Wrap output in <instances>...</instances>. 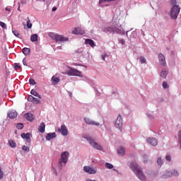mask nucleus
Returning a JSON list of instances; mask_svg holds the SVG:
<instances>
[{
	"instance_id": "nucleus-1",
	"label": "nucleus",
	"mask_w": 181,
	"mask_h": 181,
	"mask_svg": "<svg viewBox=\"0 0 181 181\" xmlns=\"http://www.w3.org/2000/svg\"><path fill=\"white\" fill-rule=\"evenodd\" d=\"M130 169H132V170L134 172V173H135L136 176H137V177H139L140 180H146V177L144 175L142 169L141 168V167L139 166V165L136 163H132L130 164Z\"/></svg>"
},
{
	"instance_id": "nucleus-2",
	"label": "nucleus",
	"mask_w": 181,
	"mask_h": 181,
	"mask_svg": "<svg viewBox=\"0 0 181 181\" xmlns=\"http://www.w3.org/2000/svg\"><path fill=\"white\" fill-rule=\"evenodd\" d=\"M170 4L172 5L171 11H170V16L172 19H177V16L179 13H180V7L177 6V1L176 0H171Z\"/></svg>"
},
{
	"instance_id": "nucleus-3",
	"label": "nucleus",
	"mask_w": 181,
	"mask_h": 181,
	"mask_svg": "<svg viewBox=\"0 0 181 181\" xmlns=\"http://www.w3.org/2000/svg\"><path fill=\"white\" fill-rule=\"evenodd\" d=\"M84 138L85 139H87V141H88L90 145H91L93 148H94L95 149H98V151H103V147L100 146V144H98L97 142H95L94 139H92L91 137L87 136Z\"/></svg>"
},
{
	"instance_id": "nucleus-4",
	"label": "nucleus",
	"mask_w": 181,
	"mask_h": 181,
	"mask_svg": "<svg viewBox=\"0 0 181 181\" xmlns=\"http://www.w3.org/2000/svg\"><path fill=\"white\" fill-rule=\"evenodd\" d=\"M49 36L54 39L55 40V42H57V43H59V42H67L69 41V37H64V35H53V36H52V35H49Z\"/></svg>"
},
{
	"instance_id": "nucleus-5",
	"label": "nucleus",
	"mask_w": 181,
	"mask_h": 181,
	"mask_svg": "<svg viewBox=\"0 0 181 181\" xmlns=\"http://www.w3.org/2000/svg\"><path fill=\"white\" fill-rule=\"evenodd\" d=\"M69 71H68L67 74L68 76H76L78 77L81 76V71L69 66Z\"/></svg>"
},
{
	"instance_id": "nucleus-6",
	"label": "nucleus",
	"mask_w": 181,
	"mask_h": 181,
	"mask_svg": "<svg viewBox=\"0 0 181 181\" xmlns=\"http://www.w3.org/2000/svg\"><path fill=\"white\" fill-rule=\"evenodd\" d=\"M172 176H179V172L176 170L167 172L165 174L162 175L163 179H168V177H172Z\"/></svg>"
},
{
	"instance_id": "nucleus-7",
	"label": "nucleus",
	"mask_w": 181,
	"mask_h": 181,
	"mask_svg": "<svg viewBox=\"0 0 181 181\" xmlns=\"http://www.w3.org/2000/svg\"><path fill=\"white\" fill-rule=\"evenodd\" d=\"M115 127L118 128L120 132H122V116H121V115H118L117 120L115 122Z\"/></svg>"
},
{
	"instance_id": "nucleus-8",
	"label": "nucleus",
	"mask_w": 181,
	"mask_h": 181,
	"mask_svg": "<svg viewBox=\"0 0 181 181\" xmlns=\"http://www.w3.org/2000/svg\"><path fill=\"white\" fill-rule=\"evenodd\" d=\"M83 170L86 173H88L89 175H95L97 173V169L93 167L86 165L83 167Z\"/></svg>"
},
{
	"instance_id": "nucleus-9",
	"label": "nucleus",
	"mask_w": 181,
	"mask_h": 181,
	"mask_svg": "<svg viewBox=\"0 0 181 181\" xmlns=\"http://www.w3.org/2000/svg\"><path fill=\"white\" fill-rule=\"evenodd\" d=\"M69 151H64L61 153L60 160L63 162L64 165H66V163H67L69 161Z\"/></svg>"
},
{
	"instance_id": "nucleus-10",
	"label": "nucleus",
	"mask_w": 181,
	"mask_h": 181,
	"mask_svg": "<svg viewBox=\"0 0 181 181\" xmlns=\"http://www.w3.org/2000/svg\"><path fill=\"white\" fill-rule=\"evenodd\" d=\"M27 100L29 103H33V104H40V100L33 97L32 95H29Z\"/></svg>"
},
{
	"instance_id": "nucleus-11",
	"label": "nucleus",
	"mask_w": 181,
	"mask_h": 181,
	"mask_svg": "<svg viewBox=\"0 0 181 181\" xmlns=\"http://www.w3.org/2000/svg\"><path fill=\"white\" fill-rule=\"evenodd\" d=\"M84 121L86 122V124H88V125H95L96 127L100 125V123L95 122L88 117H85Z\"/></svg>"
},
{
	"instance_id": "nucleus-12",
	"label": "nucleus",
	"mask_w": 181,
	"mask_h": 181,
	"mask_svg": "<svg viewBox=\"0 0 181 181\" xmlns=\"http://www.w3.org/2000/svg\"><path fill=\"white\" fill-rule=\"evenodd\" d=\"M57 131H58V132H61L62 135H63L64 136H67L68 130H67V127H66V126L62 125L61 128H59L57 129Z\"/></svg>"
},
{
	"instance_id": "nucleus-13",
	"label": "nucleus",
	"mask_w": 181,
	"mask_h": 181,
	"mask_svg": "<svg viewBox=\"0 0 181 181\" xmlns=\"http://www.w3.org/2000/svg\"><path fill=\"white\" fill-rule=\"evenodd\" d=\"M113 33H117L118 35H125V30L124 28H118L117 27L113 28Z\"/></svg>"
},
{
	"instance_id": "nucleus-14",
	"label": "nucleus",
	"mask_w": 181,
	"mask_h": 181,
	"mask_svg": "<svg viewBox=\"0 0 181 181\" xmlns=\"http://www.w3.org/2000/svg\"><path fill=\"white\" fill-rule=\"evenodd\" d=\"M147 142L152 146H156L158 145V140L156 138H148Z\"/></svg>"
},
{
	"instance_id": "nucleus-15",
	"label": "nucleus",
	"mask_w": 181,
	"mask_h": 181,
	"mask_svg": "<svg viewBox=\"0 0 181 181\" xmlns=\"http://www.w3.org/2000/svg\"><path fill=\"white\" fill-rule=\"evenodd\" d=\"M72 33L74 35H84L85 32L84 30L80 28H76L73 30Z\"/></svg>"
},
{
	"instance_id": "nucleus-16",
	"label": "nucleus",
	"mask_w": 181,
	"mask_h": 181,
	"mask_svg": "<svg viewBox=\"0 0 181 181\" xmlns=\"http://www.w3.org/2000/svg\"><path fill=\"white\" fill-rule=\"evenodd\" d=\"M158 59H159V62H160V64H161V66L166 65V59H165V55H163V54H159Z\"/></svg>"
},
{
	"instance_id": "nucleus-17",
	"label": "nucleus",
	"mask_w": 181,
	"mask_h": 181,
	"mask_svg": "<svg viewBox=\"0 0 181 181\" xmlns=\"http://www.w3.org/2000/svg\"><path fill=\"white\" fill-rule=\"evenodd\" d=\"M21 138L23 139H26V142H28V144H30V133H22L21 134Z\"/></svg>"
},
{
	"instance_id": "nucleus-18",
	"label": "nucleus",
	"mask_w": 181,
	"mask_h": 181,
	"mask_svg": "<svg viewBox=\"0 0 181 181\" xmlns=\"http://www.w3.org/2000/svg\"><path fill=\"white\" fill-rule=\"evenodd\" d=\"M8 117L13 119L18 117V112H16L15 110H11L8 113Z\"/></svg>"
},
{
	"instance_id": "nucleus-19",
	"label": "nucleus",
	"mask_w": 181,
	"mask_h": 181,
	"mask_svg": "<svg viewBox=\"0 0 181 181\" xmlns=\"http://www.w3.org/2000/svg\"><path fill=\"white\" fill-rule=\"evenodd\" d=\"M57 135L55 132H52V133H48L46 135V139L47 141H50V139H53L54 138H56Z\"/></svg>"
},
{
	"instance_id": "nucleus-20",
	"label": "nucleus",
	"mask_w": 181,
	"mask_h": 181,
	"mask_svg": "<svg viewBox=\"0 0 181 181\" xmlns=\"http://www.w3.org/2000/svg\"><path fill=\"white\" fill-rule=\"evenodd\" d=\"M117 153L119 156H124L125 155V148L120 146L117 148Z\"/></svg>"
},
{
	"instance_id": "nucleus-21",
	"label": "nucleus",
	"mask_w": 181,
	"mask_h": 181,
	"mask_svg": "<svg viewBox=\"0 0 181 181\" xmlns=\"http://www.w3.org/2000/svg\"><path fill=\"white\" fill-rule=\"evenodd\" d=\"M24 117L25 119H27L28 121H33V119H35V118L33 117V114L32 113H26L25 115H24Z\"/></svg>"
},
{
	"instance_id": "nucleus-22",
	"label": "nucleus",
	"mask_w": 181,
	"mask_h": 181,
	"mask_svg": "<svg viewBox=\"0 0 181 181\" xmlns=\"http://www.w3.org/2000/svg\"><path fill=\"white\" fill-rule=\"evenodd\" d=\"M85 43H86V45H90V46H91V47H95V43H94V41L91 39H86L85 40Z\"/></svg>"
},
{
	"instance_id": "nucleus-23",
	"label": "nucleus",
	"mask_w": 181,
	"mask_h": 181,
	"mask_svg": "<svg viewBox=\"0 0 181 181\" xmlns=\"http://www.w3.org/2000/svg\"><path fill=\"white\" fill-rule=\"evenodd\" d=\"M45 128H46V124H45V122H42L38 127L39 132L45 133Z\"/></svg>"
},
{
	"instance_id": "nucleus-24",
	"label": "nucleus",
	"mask_w": 181,
	"mask_h": 181,
	"mask_svg": "<svg viewBox=\"0 0 181 181\" xmlns=\"http://www.w3.org/2000/svg\"><path fill=\"white\" fill-rule=\"evenodd\" d=\"M30 94H32V95H34V97H37L38 98L42 99V95H40V94H39L37 91H36V90L35 89L31 90Z\"/></svg>"
},
{
	"instance_id": "nucleus-25",
	"label": "nucleus",
	"mask_w": 181,
	"mask_h": 181,
	"mask_svg": "<svg viewBox=\"0 0 181 181\" xmlns=\"http://www.w3.org/2000/svg\"><path fill=\"white\" fill-rule=\"evenodd\" d=\"M103 32H105V33H107V32H109V33H114V28L107 27L103 30Z\"/></svg>"
},
{
	"instance_id": "nucleus-26",
	"label": "nucleus",
	"mask_w": 181,
	"mask_h": 181,
	"mask_svg": "<svg viewBox=\"0 0 181 181\" xmlns=\"http://www.w3.org/2000/svg\"><path fill=\"white\" fill-rule=\"evenodd\" d=\"M23 53L25 56H29L30 54V49L25 47L23 49Z\"/></svg>"
},
{
	"instance_id": "nucleus-27",
	"label": "nucleus",
	"mask_w": 181,
	"mask_h": 181,
	"mask_svg": "<svg viewBox=\"0 0 181 181\" xmlns=\"http://www.w3.org/2000/svg\"><path fill=\"white\" fill-rule=\"evenodd\" d=\"M37 37H38L37 34L32 35L30 37L31 42H37V40H38Z\"/></svg>"
},
{
	"instance_id": "nucleus-28",
	"label": "nucleus",
	"mask_w": 181,
	"mask_h": 181,
	"mask_svg": "<svg viewBox=\"0 0 181 181\" xmlns=\"http://www.w3.org/2000/svg\"><path fill=\"white\" fill-rule=\"evenodd\" d=\"M63 166H66V165H64V163H63L62 160H59L57 167L59 168V169H60V170H62V169H63Z\"/></svg>"
},
{
	"instance_id": "nucleus-29",
	"label": "nucleus",
	"mask_w": 181,
	"mask_h": 181,
	"mask_svg": "<svg viewBox=\"0 0 181 181\" xmlns=\"http://www.w3.org/2000/svg\"><path fill=\"white\" fill-rule=\"evenodd\" d=\"M52 81L53 83V84H57V83H59L60 81V79H59L57 77L53 76L52 78Z\"/></svg>"
},
{
	"instance_id": "nucleus-30",
	"label": "nucleus",
	"mask_w": 181,
	"mask_h": 181,
	"mask_svg": "<svg viewBox=\"0 0 181 181\" xmlns=\"http://www.w3.org/2000/svg\"><path fill=\"white\" fill-rule=\"evenodd\" d=\"M8 144L11 146V148H16V143L13 141V140H9Z\"/></svg>"
},
{
	"instance_id": "nucleus-31",
	"label": "nucleus",
	"mask_w": 181,
	"mask_h": 181,
	"mask_svg": "<svg viewBox=\"0 0 181 181\" xmlns=\"http://www.w3.org/2000/svg\"><path fill=\"white\" fill-rule=\"evenodd\" d=\"M160 76L163 77V78H166V76H168V71L163 70L160 73Z\"/></svg>"
},
{
	"instance_id": "nucleus-32",
	"label": "nucleus",
	"mask_w": 181,
	"mask_h": 181,
	"mask_svg": "<svg viewBox=\"0 0 181 181\" xmlns=\"http://www.w3.org/2000/svg\"><path fill=\"white\" fill-rule=\"evenodd\" d=\"M105 166L107 169H113L114 165H112V164L110 163H106L105 164Z\"/></svg>"
},
{
	"instance_id": "nucleus-33",
	"label": "nucleus",
	"mask_w": 181,
	"mask_h": 181,
	"mask_svg": "<svg viewBox=\"0 0 181 181\" xmlns=\"http://www.w3.org/2000/svg\"><path fill=\"white\" fill-rule=\"evenodd\" d=\"M27 28L28 29L32 28V23H30V20L29 19V17H28V21H27Z\"/></svg>"
},
{
	"instance_id": "nucleus-34",
	"label": "nucleus",
	"mask_w": 181,
	"mask_h": 181,
	"mask_svg": "<svg viewBox=\"0 0 181 181\" xmlns=\"http://www.w3.org/2000/svg\"><path fill=\"white\" fill-rule=\"evenodd\" d=\"M22 149H23V151H24V152H30V151L29 147L27 146H23Z\"/></svg>"
},
{
	"instance_id": "nucleus-35",
	"label": "nucleus",
	"mask_w": 181,
	"mask_h": 181,
	"mask_svg": "<svg viewBox=\"0 0 181 181\" xmlns=\"http://www.w3.org/2000/svg\"><path fill=\"white\" fill-rule=\"evenodd\" d=\"M16 128H17L18 129H23V124H22V123H18V124H16Z\"/></svg>"
},
{
	"instance_id": "nucleus-36",
	"label": "nucleus",
	"mask_w": 181,
	"mask_h": 181,
	"mask_svg": "<svg viewBox=\"0 0 181 181\" xmlns=\"http://www.w3.org/2000/svg\"><path fill=\"white\" fill-rule=\"evenodd\" d=\"M139 60L142 64L146 63V59L144 57H140Z\"/></svg>"
},
{
	"instance_id": "nucleus-37",
	"label": "nucleus",
	"mask_w": 181,
	"mask_h": 181,
	"mask_svg": "<svg viewBox=\"0 0 181 181\" xmlns=\"http://www.w3.org/2000/svg\"><path fill=\"white\" fill-rule=\"evenodd\" d=\"M29 83H30L31 86H35V84H36V82L35 81V79H33V78H30V79H29Z\"/></svg>"
},
{
	"instance_id": "nucleus-38",
	"label": "nucleus",
	"mask_w": 181,
	"mask_h": 181,
	"mask_svg": "<svg viewBox=\"0 0 181 181\" xmlns=\"http://www.w3.org/2000/svg\"><path fill=\"white\" fill-rule=\"evenodd\" d=\"M157 163L160 166L162 165H163V161H162V158H158L157 159Z\"/></svg>"
},
{
	"instance_id": "nucleus-39",
	"label": "nucleus",
	"mask_w": 181,
	"mask_h": 181,
	"mask_svg": "<svg viewBox=\"0 0 181 181\" xmlns=\"http://www.w3.org/2000/svg\"><path fill=\"white\" fill-rule=\"evenodd\" d=\"M0 26H1V28H3V29H6V24H5V23L0 21Z\"/></svg>"
},
{
	"instance_id": "nucleus-40",
	"label": "nucleus",
	"mask_w": 181,
	"mask_h": 181,
	"mask_svg": "<svg viewBox=\"0 0 181 181\" xmlns=\"http://www.w3.org/2000/svg\"><path fill=\"white\" fill-rule=\"evenodd\" d=\"M13 33L14 35L16 36V37H19L20 34H19V32H18V30H13Z\"/></svg>"
},
{
	"instance_id": "nucleus-41",
	"label": "nucleus",
	"mask_w": 181,
	"mask_h": 181,
	"mask_svg": "<svg viewBox=\"0 0 181 181\" xmlns=\"http://www.w3.org/2000/svg\"><path fill=\"white\" fill-rule=\"evenodd\" d=\"M163 88H168L169 87V85H168V82L164 81L163 83Z\"/></svg>"
},
{
	"instance_id": "nucleus-42",
	"label": "nucleus",
	"mask_w": 181,
	"mask_h": 181,
	"mask_svg": "<svg viewBox=\"0 0 181 181\" xmlns=\"http://www.w3.org/2000/svg\"><path fill=\"white\" fill-rule=\"evenodd\" d=\"M4 179V172L2 171V168H0V180Z\"/></svg>"
},
{
	"instance_id": "nucleus-43",
	"label": "nucleus",
	"mask_w": 181,
	"mask_h": 181,
	"mask_svg": "<svg viewBox=\"0 0 181 181\" xmlns=\"http://www.w3.org/2000/svg\"><path fill=\"white\" fill-rule=\"evenodd\" d=\"M18 69H22V67L19 65V64H18V63H16L15 64V69L16 70H18Z\"/></svg>"
},
{
	"instance_id": "nucleus-44",
	"label": "nucleus",
	"mask_w": 181,
	"mask_h": 181,
	"mask_svg": "<svg viewBox=\"0 0 181 181\" xmlns=\"http://www.w3.org/2000/svg\"><path fill=\"white\" fill-rule=\"evenodd\" d=\"M165 159H166V160H168V162H170V160H172V157H170V156H169V155H167V156H165Z\"/></svg>"
},
{
	"instance_id": "nucleus-45",
	"label": "nucleus",
	"mask_w": 181,
	"mask_h": 181,
	"mask_svg": "<svg viewBox=\"0 0 181 181\" xmlns=\"http://www.w3.org/2000/svg\"><path fill=\"white\" fill-rule=\"evenodd\" d=\"M103 2H112V0H100L99 4H103Z\"/></svg>"
},
{
	"instance_id": "nucleus-46",
	"label": "nucleus",
	"mask_w": 181,
	"mask_h": 181,
	"mask_svg": "<svg viewBox=\"0 0 181 181\" xmlns=\"http://www.w3.org/2000/svg\"><path fill=\"white\" fill-rule=\"evenodd\" d=\"M103 2H112V0H100L99 4H103Z\"/></svg>"
},
{
	"instance_id": "nucleus-47",
	"label": "nucleus",
	"mask_w": 181,
	"mask_h": 181,
	"mask_svg": "<svg viewBox=\"0 0 181 181\" xmlns=\"http://www.w3.org/2000/svg\"><path fill=\"white\" fill-rule=\"evenodd\" d=\"M23 64L24 66H28V63H26V59H25V58L23 59Z\"/></svg>"
},
{
	"instance_id": "nucleus-48",
	"label": "nucleus",
	"mask_w": 181,
	"mask_h": 181,
	"mask_svg": "<svg viewBox=\"0 0 181 181\" xmlns=\"http://www.w3.org/2000/svg\"><path fill=\"white\" fill-rule=\"evenodd\" d=\"M119 42H120L122 45H125V40L121 39V40H119Z\"/></svg>"
},
{
	"instance_id": "nucleus-49",
	"label": "nucleus",
	"mask_w": 181,
	"mask_h": 181,
	"mask_svg": "<svg viewBox=\"0 0 181 181\" xmlns=\"http://www.w3.org/2000/svg\"><path fill=\"white\" fill-rule=\"evenodd\" d=\"M105 57H107V54H105L104 55H102L103 60H105Z\"/></svg>"
},
{
	"instance_id": "nucleus-50",
	"label": "nucleus",
	"mask_w": 181,
	"mask_h": 181,
	"mask_svg": "<svg viewBox=\"0 0 181 181\" xmlns=\"http://www.w3.org/2000/svg\"><path fill=\"white\" fill-rule=\"evenodd\" d=\"M55 11H57V7L52 8V12H55Z\"/></svg>"
},
{
	"instance_id": "nucleus-51",
	"label": "nucleus",
	"mask_w": 181,
	"mask_h": 181,
	"mask_svg": "<svg viewBox=\"0 0 181 181\" xmlns=\"http://www.w3.org/2000/svg\"><path fill=\"white\" fill-rule=\"evenodd\" d=\"M6 11H8V12H11V8H8V7L5 8Z\"/></svg>"
},
{
	"instance_id": "nucleus-52",
	"label": "nucleus",
	"mask_w": 181,
	"mask_h": 181,
	"mask_svg": "<svg viewBox=\"0 0 181 181\" xmlns=\"http://www.w3.org/2000/svg\"><path fill=\"white\" fill-rule=\"evenodd\" d=\"M37 1H40L41 2H45V0H37Z\"/></svg>"
},
{
	"instance_id": "nucleus-53",
	"label": "nucleus",
	"mask_w": 181,
	"mask_h": 181,
	"mask_svg": "<svg viewBox=\"0 0 181 181\" xmlns=\"http://www.w3.org/2000/svg\"><path fill=\"white\" fill-rule=\"evenodd\" d=\"M54 170L55 171L56 175H57V172L56 171V168H54Z\"/></svg>"
},
{
	"instance_id": "nucleus-54",
	"label": "nucleus",
	"mask_w": 181,
	"mask_h": 181,
	"mask_svg": "<svg viewBox=\"0 0 181 181\" xmlns=\"http://www.w3.org/2000/svg\"><path fill=\"white\" fill-rule=\"evenodd\" d=\"M18 11H21V7H18Z\"/></svg>"
},
{
	"instance_id": "nucleus-55",
	"label": "nucleus",
	"mask_w": 181,
	"mask_h": 181,
	"mask_svg": "<svg viewBox=\"0 0 181 181\" xmlns=\"http://www.w3.org/2000/svg\"><path fill=\"white\" fill-rule=\"evenodd\" d=\"M75 66H77V64H74Z\"/></svg>"
},
{
	"instance_id": "nucleus-56",
	"label": "nucleus",
	"mask_w": 181,
	"mask_h": 181,
	"mask_svg": "<svg viewBox=\"0 0 181 181\" xmlns=\"http://www.w3.org/2000/svg\"><path fill=\"white\" fill-rule=\"evenodd\" d=\"M112 1H112H115V0H111Z\"/></svg>"
}]
</instances>
